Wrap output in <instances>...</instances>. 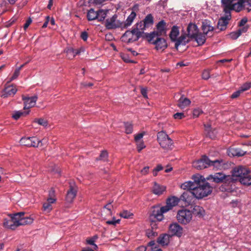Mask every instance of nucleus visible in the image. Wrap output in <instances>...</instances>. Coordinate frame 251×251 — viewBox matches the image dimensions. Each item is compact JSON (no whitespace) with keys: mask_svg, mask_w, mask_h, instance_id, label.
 <instances>
[{"mask_svg":"<svg viewBox=\"0 0 251 251\" xmlns=\"http://www.w3.org/2000/svg\"><path fill=\"white\" fill-rule=\"evenodd\" d=\"M192 195L196 199L200 200L206 197L211 194L213 188L210 184L205 181V179L201 176V178L198 180Z\"/></svg>","mask_w":251,"mask_h":251,"instance_id":"f257e3e1","label":"nucleus"},{"mask_svg":"<svg viewBox=\"0 0 251 251\" xmlns=\"http://www.w3.org/2000/svg\"><path fill=\"white\" fill-rule=\"evenodd\" d=\"M247 0H238L234 2V0H222V3L225 13L230 14V11L234 10L239 12L242 10V5Z\"/></svg>","mask_w":251,"mask_h":251,"instance_id":"f03ea898","label":"nucleus"},{"mask_svg":"<svg viewBox=\"0 0 251 251\" xmlns=\"http://www.w3.org/2000/svg\"><path fill=\"white\" fill-rule=\"evenodd\" d=\"M157 140L163 149L168 150L172 149L173 141L165 131H161L157 133Z\"/></svg>","mask_w":251,"mask_h":251,"instance_id":"7ed1b4c3","label":"nucleus"},{"mask_svg":"<svg viewBox=\"0 0 251 251\" xmlns=\"http://www.w3.org/2000/svg\"><path fill=\"white\" fill-rule=\"evenodd\" d=\"M166 23L164 20H161L156 25V31L147 34L146 37L149 42H151L157 36L166 35Z\"/></svg>","mask_w":251,"mask_h":251,"instance_id":"20e7f679","label":"nucleus"},{"mask_svg":"<svg viewBox=\"0 0 251 251\" xmlns=\"http://www.w3.org/2000/svg\"><path fill=\"white\" fill-rule=\"evenodd\" d=\"M143 32L133 28L131 30H127L122 37V41L126 43H131L137 41L142 36Z\"/></svg>","mask_w":251,"mask_h":251,"instance_id":"39448f33","label":"nucleus"},{"mask_svg":"<svg viewBox=\"0 0 251 251\" xmlns=\"http://www.w3.org/2000/svg\"><path fill=\"white\" fill-rule=\"evenodd\" d=\"M193 217L192 212L187 209H182L178 211L176 215L178 223L182 225H187L192 221Z\"/></svg>","mask_w":251,"mask_h":251,"instance_id":"423d86ee","label":"nucleus"},{"mask_svg":"<svg viewBox=\"0 0 251 251\" xmlns=\"http://www.w3.org/2000/svg\"><path fill=\"white\" fill-rule=\"evenodd\" d=\"M206 179H212V181L216 183L224 182L225 183L229 184L233 180V178L230 176V175L226 176L222 173H217L214 175L208 176Z\"/></svg>","mask_w":251,"mask_h":251,"instance_id":"0eeeda50","label":"nucleus"},{"mask_svg":"<svg viewBox=\"0 0 251 251\" xmlns=\"http://www.w3.org/2000/svg\"><path fill=\"white\" fill-rule=\"evenodd\" d=\"M250 171L246 167L243 166H239L235 167L232 171V175L230 176L232 177L233 180L231 182H234L235 181L239 180L241 177L245 175H248Z\"/></svg>","mask_w":251,"mask_h":251,"instance_id":"6e6552de","label":"nucleus"},{"mask_svg":"<svg viewBox=\"0 0 251 251\" xmlns=\"http://www.w3.org/2000/svg\"><path fill=\"white\" fill-rule=\"evenodd\" d=\"M105 26L108 29L123 28V22L117 20V16L115 14L111 18L106 19Z\"/></svg>","mask_w":251,"mask_h":251,"instance_id":"1a4fd4ad","label":"nucleus"},{"mask_svg":"<svg viewBox=\"0 0 251 251\" xmlns=\"http://www.w3.org/2000/svg\"><path fill=\"white\" fill-rule=\"evenodd\" d=\"M201 178V176L200 175H193L192 176L193 181H188L185 182L181 185L180 187L183 190L190 191V192L192 195V192L194 191V187H195L197 182L198 181V180H200Z\"/></svg>","mask_w":251,"mask_h":251,"instance_id":"9d476101","label":"nucleus"},{"mask_svg":"<svg viewBox=\"0 0 251 251\" xmlns=\"http://www.w3.org/2000/svg\"><path fill=\"white\" fill-rule=\"evenodd\" d=\"M210 165V160L206 156H203L200 159L193 162V166L198 170L203 169Z\"/></svg>","mask_w":251,"mask_h":251,"instance_id":"9b49d317","label":"nucleus"},{"mask_svg":"<svg viewBox=\"0 0 251 251\" xmlns=\"http://www.w3.org/2000/svg\"><path fill=\"white\" fill-rule=\"evenodd\" d=\"M169 231L171 233V236H176L180 237L183 233V228L177 223H174L170 225Z\"/></svg>","mask_w":251,"mask_h":251,"instance_id":"f8f14e48","label":"nucleus"},{"mask_svg":"<svg viewBox=\"0 0 251 251\" xmlns=\"http://www.w3.org/2000/svg\"><path fill=\"white\" fill-rule=\"evenodd\" d=\"M154 40L153 39L151 42L150 43L155 45V49L157 50H164L167 47L166 41L160 36H157Z\"/></svg>","mask_w":251,"mask_h":251,"instance_id":"ddd939ff","label":"nucleus"},{"mask_svg":"<svg viewBox=\"0 0 251 251\" xmlns=\"http://www.w3.org/2000/svg\"><path fill=\"white\" fill-rule=\"evenodd\" d=\"M168 212L164 206L159 209H154L150 216V219H156L158 222H160L164 219L163 214Z\"/></svg>","mask_w":251,"mask_h":251,"instance_id":"4468645a","label":"nucleus"},{"mask_svg":"<svg viewBox=\"0 0 251 251\" xmlns=\"http://www.w3.org/2000/svg\"><path fill=\"white\" fill-rule=\"evenodd\" d=\"M225 14L226 16L225 17H221L218 23L217 28L220 29V31H223L226 29L228 21L230 20L231 18L230 14Z\"/></svg>","mask_w":251,"mask_h":251,"instance_id":"2eb2a0df","label":"nucleus"},{"mask_svg":"<svg viewBox=\"0 0 251 251\" xmlns=\"http://www.w3.org/2000/svg\"><path fill=\"white\" fill-rule=\"evenodd\" d=\"M23 100L24 101V109H28L34 106L37 100V97L35 96L31 97H23Z\"/></svg>","mask_w":251,"mask_h":251,"instance_id":"dca6fc26","label":"nucleus"},{"mask_svg":"<svg viewBox=\"0 0 251 251\" xmlns=\"http://www.w3.org/2000/svg\"><path fill=\"white\" fill-rule=\"evenodd\" d=\"M77 193V188L74 185H70V188L67 192L66 200L68 202L71 203L75 198Z\"/></svg>","mask_w":251,"mask_h":251,"instance_id":"f3484780","label":"nucleus"},{"mask_svg":"<svg viewBox=\"0 0 251 251\" xmlns=\"http://www.w3.org/2000/svg\"><path fill=\"white\" fill-rule=\"evenodd\" d=\"M179 201V199L175 196L169 198L166 201V205L163 206L167 211L171 210L174 206L177 205Z\"/></svg>","mask_w":251,"mask_h":251,"instance_id":"a211bd4d","label":"nucleus"},{"mask_svg":"<svg viewBox=\"0 0 251 251\" xmlns=\"http://www.w3.org/2000/svg\"><path fill=\"white\" fill-rule=\"evenodd\" d=\"M187 35L191 39H193L197 33L199 31V28L197 25L195 24L190 23L187 28Z\"/></svg>","mask_w":251,"mask_h":251,"instance_id":"6ab92c4d","label":"nucleus"},{"mask_svg":"<svg viewBox=\"0 0 251 251\" xmlns=\"http://www.w3.org/2000/svg\"><path fill=\"white\" fill-rule=\"evenodd\" d=\"M17 89L15 86L10 85L5 88L2 92L1 97L7 98L13 96L17 92Z\"/></svg>","mask_w":251,"mask_h":251,"instance_id":"aec40b11","label":"nucleus"},{"mask_svg":"<svg viewBox=\"0 0 251 251\" xmlns=\"http://www.w3.org/2000/svg\"><path fill=\"white\" fill-rule=\"evenodd\" d=\"M171 235L168 234L160 235L157 238V242L162 246H167L170 243Z\"/></svg>","mask_w":251,"mask_h":251,"instance_id":"412c9836","label":"nucleus"},{"mask_svg":"<svg viewBox=\"0 0 251 251\" xmlns=\"http://www.w3.org/2000/svg\"><path fill=\"white\" fill-rule=\"evenodd\" d=\"M246 152V151H244L240 148H231L228 150V154L230 156H242L244 155Z\"/></svg>","mask_w":251,"mask_h":251,"instance_id":"4be33fe9","label":"nucleus"},{"mask_svg":"<svg viewBox=\"0 0 251 251\" xmlns=\"http://www.w3.org/2000/svg\"><path fill=\"white\" fill-rule=\"evenodd\" d=\"M31 147H42L48 143V139L44 138L42 140H39L35 137H31Z\"/></svg>","mask_w":251,"mask_h":251,"instance_id":"5701e85b","label":"nucleus"},{"mask_svg":"<svg viewBox=\"0 0 251 251\" xmlns=\"http://www.w3.org/2000/svg\"><path fill=\"white\" fill-rule=\"evenodd\" d=\"M190 38L187 35H181L175 41V48L177 49L180 45H185L190 40Z\"/></svg>","mask_w":251,"mask_h":251,"instance_id":"b1692460","label":"nucleus"},{"mask_svg":"<svg viewBox=\"0 0 251 251\" xmlns=\"http://www.w3.org/2000/svg\"><path fill=\"white\" fill-rule=\"evenodd\" d=\"M201 29L203 32L207 35L208 33L212 32L214 30V27L211 25V22L207 20H205L202 23Z\"/></svg>","mask_w":251,"mask_h":251,"instance_id":"393cba45","label":"nucleus"},{"mask_svg":"<svg viewBox=\"0 0 251 251\" xmlns=\"http://www.w3.org/2000/svg\"><path fill=\"white\" fill-rule=\"evenodd\" d=\"M136 17V13L134 11H132L130 15L127 17L126 21L123 23V28H127L130 26Z\"/></svg>","mask_w":251,"mask_h":251,"instance_id":"a878e982","label":"nucleus"},{"mask_svg":"<svg viewBox=\"0 0 251 251\" xmlns=\"http://www.w3.org/2000/svg\"><path fill=\"white\" fill-rule=\"evenodd\" d=\"M179 34L178 27L176 25H174L170 33V38L172 42H175L177 39V36Z\"/></svg>","mask_w":251,"mask_h":251,"instance_id":"bb28decb","label":"nucleus"},{"mask_svg":"<svg viewBox=\"0 0 251 251\" xmlns=\"http://www.w3.org/2000/svg\"><path fill=\"white\" fill-rule=\"evenodd\" d=\"M191 101L188 98L181 96L178 100L177 106L180 108H184L190 105Z\"/></svg>","mask_w":251,"mask_h":251,"instance_id":"cd10ccee","label":"nucleus"},{"mask_svg":"<svg viewBox=\"0 0 251 251\" xmlns=\"http://www.w3.org/2000/svg\"><path fill=\"white\" fill-rule=\"evenodd\" d=\"M206 34H205L203 32V33L198 32V33H197V35L195 36L193 38L194 39L195 41L198 43L199 45H203L206 40Z\"/></svg>","mask_w":251,"mask_h":251,"instance_id":"c85d7f7f","label":"nucleus"},{"mask_svg":"<svg viewBox=\"0 0 251 251\" xmlns=\"http://www.w3.org/2000/svg\"><path fill=\"white\" fill-rule=\"evenodd\" d=\"M206 136L211 139H214L216 137L217 131L215 129H212L210 125L207 124L204 125Z\"/></svg>","mask_w":251,"mask_h":251,"instance_id":"c756f323","label":"nucleus"},{"mask_svg":"<svg viewBox=\"0 0 251 251\" xmlns=\"http://www.w3.org/2000/svg\"><path fill=\"white\" fill-rule=\"evenodd\" d=\"M25 213L23 212H18L13 215H11L10 217L12 218L13 220L15 222L18 226H21L20 223H21V221L22 220V217L24 216Z\"/></svg>","mask_w":251,"mask_h":251,"instance_id":"7c9ffc66","label":"nucleus"},{"mask_svg":"<svg viewBox=\"0 0 251 251\" xmlns=\"http://www.w3.org/2000/svg\"><path fill=\"white\" fill-rule=\"evenodd\" d=\"M3 226L5 228L11 229H15L17 227H18L11 217H10V219L8 220L6 219H4Z\"/></svg>","mask_w":251,"mask_h":251,"instance_id":"2f4dec72","label":"nucleus"},{"mask_svg":"<svg viewBox=\"0 0 251 251\" xmlns=\"http://www.w3.org/2000/svg\"><path fill=\"white\" fill-rule=\"evenodd\" d=\"M166 187L163 185H160L156 182H154L153 187V192L156 195H161L165 191Z\"/></svg>","mask_w":251,"mask_h":251,"instance_id":"473e14b6","label":"nucleus"},{"mask_svg":"<svg viewBox=\"0 0 251 251\" xmlns=\"http://www.w3.org/2000/svg\"><path fill=\"white\" fill-rule=\"evenodd\" d=\"M193 211L194 214L199 217H202L204 215V209L199 205L194 206L193 208Z\"/></svg>","mask_w":251,"mask_h":251,"instance_id":"72a5a7b5","label":"nucleus"},{"mask_svg":"<svg viewBox=\"0 0 251 251\" xmlns=\"http://www.w3.org/2000/svg\"><path fill=\"white\" fill-rule=\"evenodd\" d=\"M29 112V111H14L12 115V117L16 120H18L21 116H25L27 115Z\"/></svg>","mask_w":251,"mask_h":251,"instance_id":"f704fd0d","label":"nucleus"},{"mask_svg":"<svg viewBox=\"0 0 251 251\" xmlns=\"http://www.w3.org/2000/svg\"><path fill=\"white\" fill-rule=\"evenodd\" d=\"M243 185L249 186L251 185V176L245 175L239 180Z\"/></svg>","mask_w":251,"mask_h":251,"instance_id":"c9c22d12","label":"nucleus"},{"mask_svg":"<svg viewBox=\"0 0 251 251\" xmlns=\"http://www.w3.org/2000/svg\"><path fill=\"white\" fill-rule=\"evenodd\" d=\"M223 163L222 160H215L214 161L210 160V166H213L215 170H221L223 168Z\"/></svg>","mask_w":251,"mask_h":251,"instance_id":"e433bc0d","label":"nucleus"},{"mask_svg":"<svg viewBox=\"0 0 251 251\" xmlns=\"http://www.w3.org/2000/svg\"><path fill=\"white\" fill-rule=\"evenodd\" d=\"M143 21L148 27H149L153 24V17L151 14H149L145 17Z\"/></svg>","mask_w":251,"mask_h":251,"instance_id":"4c0bfd02","label":"nucleus"},{"mask_svg":"<svg viewBox=\"0 0 251 251\" xmlns=\"http://www.w3.org/2000/svg\"><path fill=\"white\" fill-rule=\"evenodd\" d=\"M98 11L96 12L92 8L90 9L87 13V19L89 21H93L98 18Z\"/></svg>","mask_w":251,"mask_h":251,"instance_id":"58836bf2","label":"nucleus"},{"mask_svg":"<svg viewBox=\"0 0 251 251\" xmlns=\"http://www.w3.org/2000/svg\"><path fill=\"white\" fill-rule=\"evenodd\" d=\"M22 219V220L21 221V223H20V225H21V226H25L26 225L31 224L33 223V218L31 217L30 216H23Z\"/></svg>","mask_w":251,"mask_h":251,"instance_id":"ea45409f","label":"nucleus"},{"mask_svg":"<svg viewBox=\"0 0 251 251\" xmlns=\"http://www.w3.org/2000/svg\"><path fill=\"white\" fill-rule=\"evenodd\" d=\"M31 140V137H23L20 140V144L23 146L30 147L32 145Z\"/></svg>","mask_w":251,"mask_h":251,"instance_id":"a19ab883","label":"nucleus"},{"mask_svg":"<svg viewBox=\"0 0 251 251\" xmlns=\"http://www.w3.org/2000/svg\"><path fill=\"white\" fill-rule=\"evenodd\" d=\"M189 193L188 192H184L180 197L179 201H182L186 203H189L191 201V199L189 196Z\"/></svg>","mask_w":251,"mask_h":251,"instance_id":"79ce46f5","label":"nucleus"},{"mask_svg":"<svg viewBox=\"0 0 251 251\" xmlns=\"http://www.w3.org/2000/svg\"><path fill=\"white\" fill-rule=\"evenodd\" d=\"M65 51L67 54L66 57L69 59H72L75 56V50L72 48H69L67 49Z\"/></svg>","mask_w":251,"mask_h":251,"instance_id":"37998d69","label":"nucleus"},{"mask_svg":"<svg viewBox=\"0 0 251 251\" xmlns=\"http://www.w3.org/2000/svg\"><path fill=\"white\" fill-rule=\"evenodd\" d=\"M147 28H148V26L144 24V22L142 21L137 23L136 24V27L134 28L135 29H138V31H142L143 32V31L145 30Z\"/></svg>","mask_w":251,"mask_h":251,"instance_id":"c03bdc74","label":"nucleus"},{"mask_svg":"<svg viewBox=\"0 0 251 251\" xmlns=\"http://www.w3.org/2000/svg\"><path fill=\"white\" fill-rule=\"evenodd\" d=\"M98 18L97 19L99 21H102L104 20L106 16V12L103 10H100L98 11Z\"/></svg>","mask_w":251,"mask_h":251,"instance_id":"a18cd8bd","label":"nucleus"},{"mask_svg":"<svg viewBox=\"0 0 251 251\" xmlns=\"http://www.w3.org/2000/svg\"><path fill=\"white\" fill-rule=\"evenodd\" d=\"M125 132L126 134H130L133 131L132 124L129 123H125Z\"/></svg>","mask_w":251,"mask_h":251,"instance_id":"49530a36","label":"nucleus"},{"mask_svg":"<svg viewBox=\"0 0 251 251\" xmlns=\"http://www.w3.org/2000/svg\"><path fill=\"white\" fill-rule=\"evenodd\" d=\"M108 158V153L106 151H102L98 158L97 160H102L103 161H106L107 160Z\"/></svg>","mask_w":251,"mask_h":251,"instance_id":"de8ad7c7","label":"nucleus"},{"mask_svg":"<svg viewBox=\"0 0 251 251\" xmlns=\"http://www.w3.org/2000/svg\"><path fill=\"white\" fill-rule=\"evenodd\" d=\"M241 35V31H235L231 32L228 35L229 37L235 40L237 39Z\"/></svg>","mask_w":251,"mask_h":251,"instance_id":"09e8293b","label":"nucleus"},{"mask_svg":"<svg viewBox=\"0 0 251 251\" xmlns=\"http://www.w3.org/2000/svg\"><path fill=\"white\" fill-rule=\"evenodd\" d=\"M251 87V82H246L243 84L240 88L239 89L243 93L249 90Z\"/></svg>","mask_w":251,"mask_h":251,"instance_id":"8fccbe9b","label":"nucleus"},{"mask_svg":"<svg viewBox=\"0 0 251 251\" xmlns=\"http://www.w3.org/2000/svg\"><path fill=\"white\" fill-rule=\"evenodd\" d=\"M120 215L121 217H122L124 218L127 219V218H130L133 215L131 213L128 211L127 210H124L123 212L120 213Z\"/></svg>","mask_w":251,"mask_h":251,"instance_id":"3c124183","label":"nucleus"},{"mask_svg":"<svg viewBox=\"0 0 251 251\" xmlns=\"http://www.w3.org/2000/svg\"><path fill=\"white\" fill-rule=\"evenodd\" d=\"M34 122L37 123L39 125H41L44 127H46L48 126L47 121L44 119H35Z\"/></svg>","mask_w":251,"mask_h":251,"instance_id":"603ef678","label":"nucleus"},{"mask_svg":"<svg viewBox=\"0 0 251 251\" xmlns=\"http://www.w3.org/2000/svg\"><path fill=\"white\" fill-rule=\"evenodd\" d=\"M43 210L47 212H50L52 209L51 204L48 202H45L43 204Z\"/></svg>","mask_w":251,"mask_h":251,"instance_id":"864d4df0","label":"nucleus"},{"mask_svg":"<svg viewBox=\"0 0 251 251\" xmlns=\"http://www.w3.org/2000/svg\"><path fill=\"white\" fill-rule=\"evenodd\" d=\"M249 0H247L246 2H244L242 5V9H244L247 10L248 12L251 11V4L249 2Z\"/></svg>","mask_w":251,"mask_h":251,"instance_id":"5fc2aeb1","label":"nucleus"},{"mask_svg":"<svg viewBox=\"0 0 251 251\" xmlns=\"http://www.w3.org/2000/svg\"><path fill=\"white\" fill-rule=\"evenodd\" d=\"M98 237L97 236H94L93 238L89 239L87 240V243L91 245L94 246L95 249L97 248V246L94 243L95 241V239H97Z\"/></svg>","mask_w":251,"mask_h":251,"instance_id":"6e6d98bb","label":"nucleus"},{"mask_svg":"<svg viewBox=\"0 0 251 251\" xmlns=\"http://www.w3.org/2000/svg\"><path fill=\"white\" fill-rule=\"evenodd\" d=\"M136 145L138 152H140L142 150L146 147L143 141L136 142Z\"/></svg>","mask_w":251,"mask_h":251,"instance_id":"4d7b16f0","label":"nucleus"},{"mask_svg":"<svg viewBox=\"0 0 251 251\" xmlns=\"http://www.w3.org/2000/svg\"><path fill=\"white\" fill-rule=\"evenodd\" d=\"M174 119L176 120H180L184 118L185 116L184 114L182 112L176 113L173 116Z\"/></svg>","mask_w":251,"mask_h":251,"instance_id":"13d9d810","label":"nucleus"},{"mask_svg":"<svg viewBox=\"0 0 251 251\" xmlns=\"http://www.w3.org/2000/svg\"><path fill=\"white\" fill-rule=\"evenodd\" d=\"M20 73V71L19 70V69H16L15 70L14 73L13 75L10 78L9 81H11L16 79L18 77V76L19 75Z\"/></svg>","mask_w":251,"mask_h":251,"instance_id":"bf43d9fd","label":"nucleus"},{"mask_svg":"<svg viewBox=\"0 0 251 251\" xmlns=\"http://www.w3.org/2000/svg\"><path fill=\"white\" fill-rule=\"evenodd\" d=\"M202 77L204 79H208L210 77V72L208 70H204L202 74Z\"/></svg>","mask_w":251,"mask_h":251,"instance_id":"052dcab7","label":"nucleus"},{"mask_svg":"<svg viewBox=\"0 0 251 251\" xmlns=\"http://www.w3.org/2000/svg\"><path fill=\"white\" fill-rule=\"evenodd\" d=\"M202 113V111L200 108H196L193 110V116L195 117H198Z\"/></svg>","mask_w":251,"mask_h":251,"instance_id":"680f3d73","label":"nucleus"},{"mask_svg":"<svg viewBox=\"0 0 251 251\" xmlns=\"http://www.w3.org/2000/svg\"><path fill=\"white\" fill-rule=\"evenodd\" d=\"M120 220L119 219L116 220L115 218L114 217L112 220H108L106 221V224L108 225H115L117 224H118L120 222Z\"/></svg>","mask_w":251,"mask_h":251,"instance_id":"e2e57ef3","label":"nucleus"},{"mask_svg":"<svg viewBox=\"0 0 251 251\" xmlns=\"http://www.w3.org/2000/svg\"><path fill=\"white\" fill-rule=\"evenodd\" d=\"M146 234L149 238H152L157 235V233L156 232L150 230H148L146 232Z\"/></svg>","mask_w":251,"mask_h":251,"instance_id":"0e129e2a","label":"nucleus"},{"mask_svg":"<svg viewBox=\"0 0 251 251\" xmlns=\"http://www.w3.org/2000/svg\"><path fill=\"white\" fill-rule=\"evenodd\" d=\"M242 92L240 91V90L239 89L238 90L236 91V92H234L232 94V95L231 96V98L232 99H235V98H238L240 95V94L242 93Z\"/></svg>","mask_w":251,"mask_h":251,"instance_id":"69168bd1","label":"nucleus"},{"mask_svg":"<svg viewBox=\"0 0 251 251\" xmlns=\"http://www.w3.org/2000/svg\"><path fill=\"white\" fill-rule=\"evenodd\" d=\"M144 134L143 133H139L135 135L134 139L136 142L141 141L140 140L143 138Z\"/></svg>","mask_w":251,"mask_h":251,"instance_id":"338daca9","label":"nucleus"},{"mask_svg":"<svg viewBox=\"0 0 251 251\" xmlns=\"http://www.w3.org/2000/svg\"><path fill=\"white\" fill-rule=\"evenodd\" d=\"M80 37L82 40L86 41L88 38V33L86 31H83L81 33Z\"/></svg>","mask_w":251,"mask_h":251,"instance_id":"774afa93","label":"nucleus"}]
</instances>
